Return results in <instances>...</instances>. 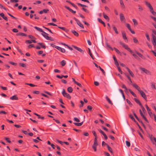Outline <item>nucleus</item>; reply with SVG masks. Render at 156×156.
Returning a JSON list of instances; mask_svg holds the SVG:
<instances>
[{"mask_svg": "<svg viewBox=\"0 0 156 156\" xmlns=\"http://www.w3.org/2000/svg\"><path fill=\"white\" fill-rule=\"evenodd\" d=\"M34 28L37 30L43 33L41 34L45 38L48 40H51L52 41H54L53 39L51 37H49L48 36V34L43 31L41 28L36 26L34 27Z\"/></svg>", "mask_w": 156, "mask_h": 156, "instance_id": "obj_1", "label": "nucleus"}, {"mask_svg": "<svg viewBox=\"0 0 156 156\" xmlns=\"http://www.w3.org/2000/svg\"><path fill=\"white\" fill-rule=\"evenodd\" d=\"M62 94L64 97H66L68 99H70L71 98L70 95L66 92L64 89H63Z\"/></svg>", "mask_w": 156, "mask_h": 156, "instance_id": "obj_2", "label": "nucleus"}, {"mask_svg": "<svg viewBox=\"0 0 156 156\" xmlns=\"http://www.w3.org/2000/svg\"><path fill=\"white\" fill-rule=\"evenodd\" d=\"M119 44L122 46L124 47L125 49L127 50L128 51L130 52H132V50L130 49V48L128 47V46L126 45L124 43H122L121 42H119Z\"/></svg>", "mask_w": 156, "mask_h": 156, "instance_id": "obj_3", "label": "nucleus"}, {"mask_svg": "<svg viewBox=\"0 0 156 156\" xmlns=\"http://www.w3.org/2000/svg\"><path fill=\"white\" fill-rule=\"evenodd\" d=\"M73 19L76 21V22L77 24L80 27L84 28V27L83 26L82 24H81V23H80V21L78 20L75 17H74Z\"/></svg>", "mask_w": 156, "mask_h": 156, "instance_id": "obj_4", "label": "nucleus"}, {"mask_svg": "<svg viewBox=\"0 0 156 156\" xmlns=\"http://www.w3.org/2000/svg\"><path fill=\"white\" fill-rule=\"evenodd\" d=\"M141 96L145 100H147V98L146 96V95L145 94V93L143 91L141 90L139 92Z\"/></svg>", "mask_w": 156, "mask_h": 156, "instance_id": "obj_5", "label": "nucleus"}, {"mask_svg": "<svg viewBox=\"0 0 156 156\" xmlns=\"http://www.w3.org/2000/svg\"><path fill=\"white\" fill-rule=\"evenodd\" d=\"M142 71L146 73L149 74H150L151 72L148 70H147V69H145L144 68H141L140 67L139 68Z\"/></svg>", "mask_w": 156, "mask_h": 156, "instance_id": "obj_6", "label": "nucleus"}, {"mask_svg": "<svg viewBox=\"0 0 156 156\" xmlns=\"http://www.w3.org/2000/svg\"><path fill=\"white\" fill-rule=\"evenodd\" d=\"M73 47L76 49L81 52L82 54L84 53V51L81 48L75 46L73 45Z\"/></svg>", "mask_w": 156, "mask_h": 156, "instance_id": "obj_7", "label": "nucleus"}, {"mask_svg": "<svg viewBox=\"0 0 156 156\" xmlns=\"http://www.w3.org/2000/svg\"><path fill=\"white\" fill-rule=\"evenodd\" d=\"M120 18L121 22H125L126 19L123 14L121 13L120 14Z\"/></svg>", "mask_w": 156, "mask_h": 156, "instance_id": "obj_8", "label": "nucleus"}, {"mask_svg": "<svg viewBox=\"0 0 156 156\" xmlns=\"http://www.w3.org/2000/svg\"><path fill=\"white\" fill-rule=\"evenodd\" d=\"M133 86L139 92L141 90L140 87L136 83L133 84Z\"/></svg>", "mask_w": 156, "mask_h": 156, "instance_id": "obj_9", "label": "nucleus"}, {"mask_svg": "<svg viewBox=\"0 0 156 156\" xmlns=\"http://www.w3.org/2000/svg\"><path fill=\"white\" fill-rule=\"evenodd\" d=\"M56 48L58 50L61 51L62 52L64 53L66 51L65 50L64 48H62L59 46H57L56 47Z\"/></svg>", "mask_w": 156, "mask_h": 156, "instance_id": "obj_10", "label": "nucleus"}, {"mask_svg": "<svg viewBox=\"0 0 156 156\" xmlns=\"http://www.w3.org/2000/svg\"><path fill=\"white\" fill-rule=\"evenodd\" d=\"M145 106L146 107V109L148 112V114L150 116H151V115L152 114V112L151 111V109L149 108L147 105L146 104L145 105Z\"/></svg>", "mask_w": 156, "mask_h": 156, "instance_id": "obj_11", "label": "nucleus"}, {"mask_svg": "<svg viewBox=\"0 0 156 156\" xmlns=\"http://www.w3.org/2000/svg\"><path fill=\"white\" fill-rule=\"evenodd\" d=\"M65 8L66 9L68 10H69V11H70V12H72L74 14L76 12V11H73L72 9H71L69 7H68L67 6H65Z\"/></svg>", "mask_w": 156, "mask_h": 156, "instance_id": "obj_12", "label": "nucleus"}, {"mask_svg": "<svg viewBox=\"0 0 156 156\" xmlns=\"http://www.w3.org/2000/svg\"><path fill=\"white\" fill-rule=\"evenodd\" d=\"M0 16L5 20L7 21L8 20L7 18L5 16V15L3 13H0Z\"/></svg>", "mask_w": 156, "mask_h": 156, "instance_id": "obj_13", "label": "nucleus"}, {"mask_svg": "<svg viewBox=\"0 0 156 156\" xmlns=\"http://www.w3.org/2000/svg\"><path fill=\"white\" fill-rule=\"evenodd\" d=\"M10 99L12 100H18V98L17 96V95H15L12 96V97H10Z\"/></svg>", "mask_w": 156, "mask_h": 156, "instance_id": "obj_14", "label": "nucleus"}, {"mask_svg": "<svg viewBox=\"0 0 156 156\" xmlns=\"http://www.w3.org/2000/svg\"><path fill=\"white\" fill-rule=\"evenodd\" d=\"M145 2L147 6L149 8V9L152 8V7L151 5V4L148 2L147 1H145Z\"/></svg>", "mask_w": 156, "mask_h": 156, "instance_id": "obj_15", "label": "nucleus"}, {"mask_svg": "<svg viewBox=\"0 0 156 156\" xmlns=\"http://www.w3.org/2000/svg\"><path fill=\"white\" fill-rule=\"evenodd\" d=\"M16 35L17 36H27V34H24V33H21V32H20L19 33H17L16 34Z\"/></svg>", "mask_w": 156, "mask_h": 156, "instance_id": "obj_16", "label": "nucleus"}, {"mask_svg": "<svg viewBox=\"0 0 156 156\" xmlns=\"http://www.w3.org/2000/svg\"><path fill=\"white\" fill-rule=\"evenodd\" d=\"M126 68L127 69L128 71L129 72L131 76L132 77H133L134 75L133 73L130 70V69L128 67H126Z\"/></svg>", "mask_w": 156, "mask_h": 156, "instance_id": "obj_17", "label": "nucleus"}, {"mask_svg": "<svg viewBox=\"0 0 156 156\" xmlns=\"http://www.w3.org/2000/svg\"><path fill=\"white\" fill-rule=\"evenodd\" d=\"M122 34L123 39L124 40H127V38L126 37V34L125 32L124 31H122Z\"/></svg>", "mask_w": 156, "mask_h": 156, "instance_id": "obj_18", "label": "nucleus"}, {"mask_svg": "<svg viewBox=\"0 0 156 156\" xmlns=\"http://www.w3.org/2000/svg\"><path fill=\"white\" fill-rule=\"evenodd\" d=\"M98 20L100 23H102L104 27H105V23L101 19L98 18Z\"/></svg>", "mask_w": 156, "mask_h": 156, "instance_id": "obj_19", "label": "nucleus"}, {"mask_svg": "<svg viewBox=\"0 0 156 156\" xmlns=\"http://www.w3.org/2000/svg\"><path fill=\"white\" fill-rule=\"evenodd\" d=\"M135 52L137 55H138L139 57L143 59H145L144 57L143 56V55L142 54H141L140 53L136 51H135Z\"/></svg>", "mask_w": 156, "mask_h": 156, "instance_id": "obj_20", "label": "nucleus"}, {"mask_svg": "<svg viewBox=\"0 0 156 156\" xmlns=\"http://www.w3.org/2000/svg\"><path fill=\"white\" fill-rule=\"evenodd\" d=\"M134 99L135 100V102L137 103L138 104L140 105V106L141 105H142L141 103V102H140V101L139 100H138V99H137V98H134Z\"/></svg>", "mask_w": 156, "mask_h": 156, "instance_id": "obj_21", "label": "nucleus"}, {"mask_svg": "<svg viewBox=\"0 0 156 156\" xmlns=\"http://www.w3.org/2000/svg\"><path fill=\"white\" fill-rule=\"evenodd\" d=\"M38 44H39L41 47V48H43L44 49L46 48V46L43 43H38Z\"/></svg>", "mask_w": 156, "mask_h": 156, "instance_id": "obj_22", "label": "nucleus"}, {"mask_svg": "<svg viewBox=\"0 0 156 156\" xmlns=\"http://www.w3.org/2000/svg\"><path fill=\"white\" fill-rule=\"evenodd\" d=\"M150 9V12L153 15L155 16L156 15V13L154 11L153 7Z\"/></svg>", "mask_w": 156, "mask_h": 156, "instance_id": "obj_23", "label": "nucleus"}, {"mask_svg": "<svg viewBox=\"0 0 156 156\" xmlns=\"http://www.w3.org/2000/svg\"><path fill=\"white\" fill-rule=\"evenodd\" d=\"M72 32L76 37H78L79 36L78 33L74 30L71 31Z\"/></svg>", "mask_w": 156, "mask_h": 156, "instance_id": "obj_24", "label": "nucleus"}, {"mask_svg": "<svg viewBox=\"0 0 156 156\" xmlns=\"http://www.w3.org/2000/svg\"><path fill=\"white\" fill-rule=\"evenodd\" d=\"M107 148L108 150L112 154H113V151L112 148L108 145H107Z\"/></svg>", "mask_w": 156, "mask_h": 156, "instance_id": "obj_25", "label": "nucleus"}, {"mask_svg": "<svg viewBox=\"0 0 156 156\" xmlns=\"http://www.w3.org/2000/svg\"><path fill=\"white\" fill-rule=\"evenodd\" d=\"M103 15L105 19L107 20H109V18L108 16L106 15L105 13L103 12Z\"/></svg>", "mask_w": 156, "mask_h": 156, "instance_id": "obj_26", "label": "nucleus"}, {"mask_svg": "<svg viewBox=\"0 0 156 156\" xmlns=\"http://www.w3.org/2000/svg\"><path fill=\"white\" fill-rule=\"evenodd\" d=\"M66 63V61L64 60H62L60 62V64L62 66H65Z\"/></svg>", "mask_w": 156, "mask_h": 156, "instance_id": "obj_27", "label": "nucleus"}, {"mask_svg": "<svg viewBox=\"0 0 156 156\" xmlns=\"http://www.w3.org/2000/svg\"><path fill=\"white\" fill-rule=\"evenodd\" d=\"M120 2L121 7L122 8H125V6L124 4L123 1L122 0H120Z\"/></svg>", "mask_w": 156, "mask_h": 156, "instance_id": "obj_28", "label": "nucleus"}, {"mask_svg": "<svg viewBox=\"0 0 156 156\" xmlns=\"http://www.w3.org/2000/svg\"><path fill=\"white\" fill-rule=\"evenodd\" d=\"M83 122H82L80 123H76L74 122V124L75 125L77 126H80L82 125L83 124Z\"/></svg>", "mask_w": 156, "mask_h": 156, "instance_id": "obj_29", "label": "nucleus"}, {"mask_svg": "<svg viewBox=\"0 0 156 156\" xmlns=\"http://www.w3.org/2000/svg\"><path fill=\"white\" fill-rule=\"evenodd\" d=\"M130 52L135 58L136 59H138L139 58L138 57L137 55L135 54L134 52H133L132 51V52Z\"/></svg>", "mask_w": 156, "mask_h": 156, "instance_id": "obj_30", "label": "nucleus"}, {"mask_svg": "<svg viewBox=\"0 0 156 156\" xmlns=\"http://www.w3.org/2000/svg\"><path fill=\"white\" fill-rule=\"evenodd\" d=\"M106 98L107 101L111 105H112L113 103L111 100H110V99L108 97V96H106Z\"/></svg>", "mask_w": 156, "mask_h": 156, "instance_id": "obj_31", "label": "nucleus"}, {"mask_svg": "<svg viewBox=\"0 0 156 156\" xmlns=\"http://www.w3.org/2000/svg\"><path fill=\"white\" fill-rule=\"evenodd\" d=\"M73 88L72 87H70L68 88L67 90L70 93H71L73 91Z\"/></svg>", "mask_w": 156, "mask_h": 156, "instance_id": "obj_32", "label": "nucleus"}, {"mask_svg": "<svg viewBox=\"0 0 156 156\" xmlns=\"http://www.w3.org/2000/svg\"><path fill=\"white\" fill-rule=\"evenodd\" d=\"M132 21L134 25V26H136L138 24V22L137 20L135 19H133Z\"/></svg>", "mask_w": 156, "mask_h": 156, "instance_id": "obj_33", "label": "nucleus"}, {"mask_svg": "<svg viewBox=\"0 0 156 156\" xmlns=\"http://www.w3.org/2000/svg\"><path fill=\"white\" fill-rule=\"evenodd\" d=\"M152 38L153 40H152V42H156V37L154 35H152Z\"/></svg>", "mask_w": 156, "mask_h": 156, "instance_id": "obj_34", "label": "nucleus"}, {"mask_svg": "<svg viewBox=\"0 0 156 156\" xmlns=\"http://www.w3.org/2000/svg\"><path fill=\"white\" fill-rule=\"evenodd\" d=\"M129 117L133 121L135 122H136V121L133 116L131 114L129 115Z\"/></svg>", "mask_w": 156, "mask_h": 156, "instance_id": "obj_35", "label": "nucleus"}, {"mask_svg": "<svg viewBox=\"0 0 156 156\" xmlns=\"http://www.w3.org/2000/svg\"><path fill=\"white\" fill-rule=\"evenodd\" d=\"M88 51H89V54L90 56V57H91V58H92V59H94V58L93 57V55H92V54L89 48H88Z\"/></svg>", "mask_w": 156, "mask_h": 156, "instance_id": "obj_36", "label": "nucleus"}, {"mask_svg": "<svg viewBox=\"0 0 156 156\" xmlns=\"http://www.w3.org/2000/svg\"><path fill=\"white\" fill-rule=\"evenodd\" d=\"M138 6L139 7L138 10L139 11H140V12H141L143 10V8L140 5H138Z\"/></svg>", "mask_w": 156, "mask_h": 156, "instance_id": "obj_37", "label": "nucleus"}, {"mask_svg": "<svg viewBox=\"0 0 156 156\" xmlns=\"http://www.w3.org/2000/svg\"><path fill=\"white\" fill-rule=\"evenodd\" d=\"M77 4L78 5L80 6H81L82 7H88V6H87L85 5H84L80 3H77Z\"/></svg>", "mask_w": 156, "mask_h": 156, "instance_id": "obj_38", "label": "nucleus"}, {"mask_svg": "<svg viewBox=\"0 0 156 156\" xmlns=\"http://www.w3.org/2000/svg\"><path fill=\"white\" fill-rule=\"evenodd\" d=\"M4 139L6 140L7 142H8L9 143H11V141L10 140V139L9 138L5 137L4 138Z\"/></svg>", "mask_w": 156, "mask_h": 156, "instance_id": "obj_39", "label": "nucleus"}, {"mask_svg": "<svg viewBox=\"0 0 156 156\" xmlns=\"http://www.w3.org/2000/svg\"><path fill=\"white\" fill-rule=\"evenodd\" d=\"M58 27L60 29H61L62 30H64V31H67V29H66L65 27Z\"/></svg>", "mask_w": 156, "mask_h": 156, "instance_id": "obj_40", "label": "nucleus"}, {"mask_svg": "<svg viewBox=\"0 0 156 156\" xmlns=\"http://www.w3.org/2000/svg\"><path fill=\"white\" fill-rule=\"evenodd\" d=\"M126 102L130 106H131L132 105V104L131 103L130 101L128 99H126Z\"/></svg>", "mask_w": 156, "mask_h": 156, "instance_id": "obj_41", "label": "nucleus"}, {"mask_svg": "<svg viewBox=\"0 0 156 156\" xmlns=\"http://www.w3.org/2000/svg\"><path fill=\"white\" fill-rule=\"evenodd\" d=\"M113 30L115 31V33L116 34H118V32L117 31V28L115 27L114 26L113 27Z\"/></svg>", "mask_w": 156, "mask_h": 156, "instance_id": "obj_42", "label": "nucleus"}, {"mask_svg": "<svg viewBox=\"0 0 156 156\" xmlns=\"http://www.w3.org/2000/svg\"><path fill=\"white\" fill-rule=\"evenodd\" d=\"M99 68L100 69L102 72L103 73V74L104 75H105V71H104V70L101 68L100 66H99Z\"/></svg>", "mask_w": 156, "mask_h": 156, "instance_id": "obj_43", "label": "nucleus"}, {"mask_svg": "<svg viewBox=\"0 0 156 156\" xmlns=\"http://www.w3.org/2000/svg\"><path fill=\"white\" fill-rule=\"evenodd\" d=\"M133 41L135 43H138V40L135 37L133 38Z\"/></svg>", "mask_w": 156, "mask_h": 156, "instance_id": "obj_44", "label": "nucleus"}, {"mask_svg": "<svg viewBox=\"0 0 156 156\" xmlns=\"http://www.w3.org/2000/svg\"><path fill=\"white\" fill-rule=\"evenodd\" d=\"M19 65H20V66L22 67H25V68L26 67V65H25V64L24 63H20L19 64Z\"/></svg>", "mask_w": 156, "mask_h": 156, "instance_id": "obj_45", "label": "nucleus"}, {"mask_svg": "<svg viewBox=\"0 0 156 156\" xmlns=\"http://www.w3.org/2000/svg\"><path fill=\"white\" fill-rule=\"evenodd\" d=\"M87 109L90 111H91L92 107L90 105H88L87 106Z\"/></svg>", "mask_w": 156, "mask_h": 156, "instance_id": "obj_46", "label": "nucleus"}, {"mask_svg": "<svg viewBox=\"0 0 156 156\" xmlns=\"http://www.w3.org/2000/svg\"><path fill=\"white\" fill-rule=\"evenodd\" d=\"M136 123V124L138 126V127H139V128L140 129V130L141 131H143V129L141 127H140V125L137 122H135Z\"/></svg>", "mask_w": 156, "mask_h": 156, "instance_id": "obj_47", "label": "nucleus"}, {"mask_svg": "<svg viewBox=\"0 0 156 156\" xmlns=\"http://www.w3.org/2000/svg\"><path fill=\"white\" fill-rule=\"evenodd\" d=\"M44 92L45 93V94H48L49 95H50L51 96H52V95L50 93V92H49L48 91H44Z\"/></svg>", "mask_w": 156, "mask_h": 156, "instance_id": "obj_48", "label": "nucleus"}, {"mask_svg": "<svg viewBox=\"0 0 156 156\" xmlns=\"http://www.w3.org/2000/svg\"><path fill=\"white\" fill-rule=\"evenodd\" d=\"M133 113L135 116V118H136V119L137 120H139V118H138V117H137V115H136V114L134 112V111L133 112Z\"/></svg>", "mask_w": 156, "mask_h": 156, "instance_id": "obj_49", "label": "nucleus"}, {"mask_svg": "<svg viewBox=\"0 0 156 156\" xmlns=\"http://www.w3.org/2000/svg\"><path fill=\"white\" fill-rule=\"evenodd\" d=\"M126 145L128 147H129L130 146V143L129 142V141H126Z\"/></svg>", "mask_w": 156, "mask_h": 156, "instance_id": "obj_50", "label": "nucleus"}, {"mask_svg": "<svg viewBox=\"0 0 156 156\" xmlns=\"http://www.w3.org/2000/svg\"><path fill=\"white\" fill-rule=\"evenodd\" d=\"M80 103H81V105H80L79 106L80 108H81L83 107L84 104V102L82 101H80Z\"/></svg>", "mask_w": 156, "mask_h": 156, "instance_id": "obj_51", "label": "nucleus"}, {"mask_svg": "<svg viewBox=\"0 0 156 156\" xmlns=\"http://www.w3.org/2000/svg\"><path fill=\"white\" fill-rule=\"evenodd\" d=\"M98 141H95L94 142V144L92 146H95L97 147V146H98Z\"/></svg>", "mask_w": 156, "mask_h": 156, "instance_id": "obj_52", "label": "nucleus"}, {"mask_svg": "<svg viewBox=\"0 0 156 156\" xmlns=\"http://www.w3.org/2000/svg\"><path fill=\"white\" fill-rule=\"evenodd\" d=\"M48 25H52V26H57V25L56 24H55V23H48Z\"/></svg>", "mask_w": 156, "mask_h": 156, "instance_id": "obj_53", "label": "nucleus"}, {"mask_svg": "<svg viewBox=\"0 0 156 156\" xmlns=\"http://www.w3.org/2000/svg\"><path fill=\"white\" fill-rule=\"evenodd\" d=\"M114 49L115 50L116 53L118 54H119L120 53V51L116 48H114Z\"/></svg>", "mask_w": 156, "mask_h": 156, "instance_id": "obj_54", "label": "nucleus"}, {"mask_svg": "<svg viewBox=\"0 0 156 156\" xmlns=\"http://www.w3.org/2000/svg\"><path fill=\"white\" fill-rule=\"evenodd\" d=\"M9 63L12 65H14V66H16L17 65L16 63H15V62H12L9 61Z\"/></svg>", "mask_w": 156, "mask_h": 156, "instance_id": "obj_55", "label": "nucleus"}, {"mask_svg": "<svg viewBox=\"0 0 156 156\" xmlns=\"http://www.w3.org/2000/svg\"><path fill=\"white\" fill-rule=\"evenodd\" d=\"M26 84L27 85H29L31 87H35V86H36V85L33 84L32 83H26Z\"/></svg>", "mask_w": 156, "mask_h": 156, "instance_id": "obj_56", "label": "nucleus"}, {"mask_svg": "<svg viewBox=\"0 0 156 156\" xmlns=\"http://www.w3.org/2000/svg\"><path fill=\"white\" fill-rule=\"evenodd\" d=\"M92 133H93L95 137H96V136H97L96 133V132L94 130L92 131Z\"/></svg>", "mask_w": 156, "mask_h": 156, "instance_id": "obj_57", "label": "nucleus"}, {"mask_svg": "<svg viewBox=\"0 0 156 156\" xmlns=\"http://www.w3.org/2000/svg\"><path fill=\"white\" fill-rule=\"evenodd\" d=\"M126 27L128 29H129L130 28H131L130 25L129 23L126 24Z\"/></svg>", "mask_w": 156, "mask_h": 156, "instance_id": "obj_58", "label": "nucleus"}, {"mask_svg": "<svg viewBox=\"0 0 156 156\" xmlns=\"http://www.w3.org/2000/svg\"><path fill=\"white\" fill-rule=\"evenodd\" d=\"M34 47V44H30L28 46V48H32V47Z\"/></svg>", "mask_w": 156, "mask_h": 156, "instance_id": "obj_59", "label": "nucleus"}, {"mask_svg": "<svg viewBox=\"0 0 156 156\" xmlns=\"http://www.w3.org/2000/svg\"><path fill=\"white\" fill-rule=\"evenodd\" d=\"M117 68H118V70L119 71V72L120 73L122 74V71L120 68L119 66H118Z\"/></svg>", "mask_w": 156, "mask_h": 156, "instance_id": "obj_60", "label": "nucleus"}, {"mask_svg": "<svg viewBox=\"0 0 156 156\" xmlns=\"http://www.w3.org/2000/svg\"><path fill=\"white\" fill-rule=\"evenodd\" d=\"M140 106L141 107L143 112H145L146 111V110H145V109L144 108V107L142 105H141Z\"/></svg>", "mask_w": 156, "mask_h": 156, "instance_id": "obj_61", "label": "nucleus"}, {"mask_svg": "<svg viewBox=\"0 0 156 156\" xmlns=\"http://www.w3.org/2000/svg\"><path fill=\"white\" fill-rule=\"evenodd\" d=\"M12 30L13 32L15 33H17L18 31V30L17 29L15 28L13 29Z\"/></svg>", "mask_w": 156, "mask_h": 156, "instance_id": "obj_62", "label": "nucleus"}, {"mask_svg": "<svg viewBox=\"0 0 156 156\" xmlns=\"http://www.w3.org/2000/svg\"><path fill=\"white\" fill-rule=\"evenodd\" d=\"M74 120L76 122H79L80 121L79 119L76 117L74 118Z\"/></svg>", "mask_w": 156, "mask_h": 156, "instance_id": "obj_63", "label": "nucleus"}, {"mask_svg": "<svg viewBox=\"0 0 156 156\" xmlns=\"http://www.w3.org/2000/svg\"><path fill=\"white\" fill-rule=\"evenodd\" d=\"M43 12L47 13L49 11V10L48 9H44L43 10Z\"/></svg>", "mask_w": 156, "mask_h": 156, "instance_id": "obj_64", "label": "nucleus"}]
</instances>
